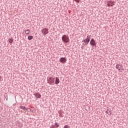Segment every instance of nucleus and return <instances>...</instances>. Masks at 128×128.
<instances>
[{"label":"nucleus","mask_w":128,"mask_h":128,"mask_svg":"<svg viewBox=\"0 0 128 128\" xmlns=\"http://www.w3.org/2000/svg\"><path fill=\"white\" fill-rule=\"evenodd\" d=\"M28 38L29 40H32V38H34V36H28Z\"/></svg>","instance_id":"15"},{"label":"nucleus","mask_w":128,"mask_h":128,"mask_svg":"<svg viewBox=\"0 0 128 128\" xmlns=\"http://www.w3.org/2000/svg\"><path fill=\"white\" fill-rule=\"evenodd\" d=\"M116 70H120V68H122V64H117L116 66Z\"/></svg>","instance_id":"8"},{"label":"nucleus","mask_w":128,"mask_h":128,"mask_svg":"<svg viewBox=\"0 0 128 128\" xmlns=\"http://www.w3.org/2000/svg\"><path fill=\"white\" fill-rule=\"evenodd\" d=\"M60 62L62 64H65L66 62V58L62 57L60 58Z\"/></svg>","instance_id":"7"},{"label":"nucleus","mask_w":128,"mask_h":128,"mask_svg":"<svg viewBox=\"0 0 128 128\" xmlns=\"http://www.w3.org/2000/svg\"><path fill=\"white\" fill-rule=\"evenodd\" d=\"M48 84H54V78H52V77H49V78H48Z\"/></svg>","instance_id":"2"},{"label":"nucleus","mask_w":128,"mask_h":128,"mask_svg":"<svg viewBox=\"0 0 128 128\" xmlns=\"http://www.w3.org/2000/svg\"><path fill=\"white\" fill-rule=\"evenodd\" d=\"M8 41L9 42L10 44H12L14 42V38L12 37L11 38H9Z\"/></svg>","instance_id":"11"},{"label":"nucleus","mask_w":128,"mask_h":128,"mask_svg":"<svg viewBox=\"0 0 128 128\" xmlns=\"http://www.w3.org/2000/svg\"><path fill=\"white\" fill-rule=\"evenodd\" d=\"M50 128H56L55 126H54V125H52V126H50Z\"/></svg>","instance_id":"20"},{"label":"nucleus","mask_w":128,"mask_h":128,"mask_svg":"<svg viewBox=\"0 0 128 128\" xmlns=\"http://www.w3.org/2000/svg\"><path fill=\"white\" fill-rule=\"evenodd\" d=\"M64 128H69L68 126V125H65V126H64Z\"/></svg>","instance_id":"18"},{"label":"nucleus","mask_w":128,"mask_h":128,"mask_svg":"<svg viewBox=\"0 0 128 128\" xmlns=\"http://www.w3.org/2000/svg\"><path fill=\"white\" fill-rule=\"evenodd\" d=\"M107 110H110V108L107 109Z\"/></svg>","instance_id":"22"},{"label":"nucleus","mask_w":128,"mask_h":128,"mask_svg":"<svg viewBox=\"0 0 128 128\" xmlns=\"http://www.w3.org/2000/svg\"><path fill=\"white\" fill-rule=\"evenodd\" d=\"M60 84V78H58V77H56L55 84Z\"/></svg>","instance_id":"10"},{"label":"nucleus","mask_w":128,"mask_h":128,"mask_svg":"<svg viewBox=\"0 0 128 128\" xmlns=\"http://www.w3.org/2000/svg\"><path fill=\"white\" fill-rule=\"evenodd\" d=\"M106 114H108V111H106Z\"/></svg>","instance_id":"21"},{"label":"nucleus","mask_w":128,"mask_h":128,"mask_svg":"<svg viewBox=\"0 0 128 128\" xmlns=\"http://www.w3.org/2000/svg\"><path fill=\"white\" fill-rule=\"evenodd\" d=\"M90 44L92 46H96V40H94V38L91 39V40L90 41Z\"/></svg>","instance_id":"5"},{"label":"nucleus","mask_w":128,"mask_h":128,"mask_svg":"<svg viewBox=\"0 0 128 128\" xmlns=\"http://www.w3.org/2000/svg\"><path fill=\"white\" fill-rule=\"evenodd\" d=\"M34 96H35L36 98H40V96H40V94L39 92L35 93L34 94Z\"/></svg>","instance_id":"9"},{"label":"nucleus","mask_w":128,"mask_h":128,"mask_svg":"<svg viewBox=\"0 0 128 128\" xmlns=\"http://www.w3.org/2000/svg\"><path fill=\"white\" fill-rule=\"evenodd\" d=\"M90 36H88L86 37V38L84 40V42L86 45L88 44V42H90Z\"/></svg>","instance_id":"4"},{"label":"nucleus","mask_w":128,"mask_h":128,"mask_svg":"<svg viewBox=\"0 0 128 128\" xmlns=\"http://www.w3.org/2000/svg\"><path fill=\"white\" fill-rule=\"evenodd\" d=\"M25 34H30V30H27L25 31Z\"/></svg>","instance_id":"12"},{"label":"nucleus","mask_w":128,"mask_h":128,"mask_svg":"<svg viewBox=\"0 0 128 128\" xmlns=\"http://www.w3.org/2000/svg\"><path fill=\"white\" fill-rule=\"evenodd\" d=\"M75 2H77V4H78V2H80V0H74Z\"/></svg>","instance_id":"19"},{"label":"nucleus","mask_w":128,"mask_h":128,"mask_svg":"<svg viewBox=\"0 0 128 128\" xmlns=\"http://www.w3.org/2000/svg\"><path fill=\"white\" fill-rule=\"evenodd\" d=\"M56 128H58L60 126V124H58V122H56L54 125Z\"/></svg>","instance_id":"14"},{"label":"nucleus","mask_w":128,"mask_h":128,"mask_svg":"<svg viewBox=\"0 0 128 128\" xmlns=\"http://www.w3.org/2000/svg\"><path fill=\"white\" fill-rule=\"evenodd\" d=\"M20 108H21L22 110H28V109L26 108V106H20Z\"/></svg>","instance_id":"13"},{"label":"nucleus","mask_w":128,"mask_h":128,"mask_svg":"<svg viewBox=\"0 0 128 128\" xmlns=\"http://www.w3.org/2000/svg\"><path fill=\"white\" fill-rule=\"evenodd\" d=\"M43 36H46L48 34V28H44L41 30Z\"/></svg>","instance_id":"3"},{"label":"nucleus","mask_w":128,"mask_h":128,"mask_svg":"<svg viewBox=\"0 0 128 128\" xmlns=\"http://www.w3.org/2000/svg\"><path fill=\"white\" fill-rule=\"evenodd\" d=\"M62 40L66 44H68L70 42V38L66 35L64 34L62 36Z\"/></svg>","instance_id":"1"},{"label":"nucleus","mask_w":128,"mask_h":128,"mask_svg":"<svg viewBox=\"0 0 128 128\" xmlns=\"http://www.w3.org/2000/svg\"><path fill=\"white\" fill-rule=\"evenodd\" d=\"M58 114L59 116H60V118H62V116H62V112H58Z\"/></svg>","instance_id":"16"},{"label":"nucleus","mask_w":128,"mask_h":128,"mask_svg":"<svg viewBox=\"0 0 128 128\" xmlns=\"http://www.w3.org/2000/svg\"><path fill=\"white\" fill-rule=\"evenodd\" d=\"M108 6H114V1H108L107 2Z\"/></svg>","instance_id":"6"},{"label":"nucleus","mask_w":128,"mask_h":128,"mask_svg":"<svg viewBox=\"0 0 128 128\" xmlns=\"http://www.w3.org/2000/svg\"><path fill=\"white\" fill-rule=\"evenodd\" d=\"M108 114L110 116V114H112V110H110L109 112H108Z\"/></svg>","instance_id":"17"}]
</instances>
